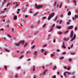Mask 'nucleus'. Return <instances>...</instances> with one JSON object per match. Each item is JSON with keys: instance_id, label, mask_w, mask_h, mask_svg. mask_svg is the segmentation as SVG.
<instances>
[{"instance_id": "f257e3e1", "label": "nucleus", "mask_w": 78, "mask_h": 78, "mask_svg": "<svg viewBox=\"0 0 78 78\" xmlns=\"http://www.w3.org/2000/svg\"><path fill=\"white\" fill-rule=\"evenodd\" d=\"M35 8L37 9H40L43 7V5H37L36 3L35 4Z\"/></svg>"}, {"instance_id": "f03ea898", "label": "nucleus", "mask_w": 78, "mask_h": 78, "mask_svg": "<svg viewBox=\"0 0 78 78\" xmlns=\"http://www.w3.org/2000/svg\"><path fill=\"white\" fill-rule=\"evenodd\" d=\"M55 15V13L53 12L50 15L48 16V20H50L53 17V16Z\"/></svg>"}, {"instance_id": "7ed1b4c3", "label": "nucleus", "mask_w": 78, "mask_h": 78, "mask_svg": "<svg viewBox=\"0 0 78 78\" xmlns=\"http://www.w3.org/2000/svg\"><path fill=\"white\" fill-rule=\"evenodd\" d=\"M19 44H22L23 45L24 44V43H25V41H20V42H18Z\"/></svg>"}, {"instance_id": "20e7f679", "label": "nucleus", "mask_w": 78, "mask_h": 78, "mask_svg": "<svg viewBox=\"0 0 78 78\" xmlns=\"http://www.w3.org/2000/svg\"><path fill=\"white\" fill-rule=\"evenodd\" d=\"M73 31H71V33L70 34V38H73Z\"/></svg>"}, {"instance_id": "39448f33", "label": "nucleus", "mask_w": 78, "mask_h": 78, "mask_svg": "<svg viewBox=\"0 0 78 78\" xmlns=\"http://www.w3.org/2000/svg\"><path fill=\"white\" fill-rule=\"evenodd\" d=\"M69 73L68 72H64V73H63V75H64V77H67V74H66V73Z\"/></svg>"}, {"instance_id": "423d86ee", "label": "nucleus", "mask_w": 78, "mask_h": 78, "mask_svg": "<svg viewBox=\"0 0 78 78\" xmlns=\"http://www.w3.org/2000/svg\"><path fill=\"white\" fill-rule=\"evenodd\" d=\"M76 37V35L74 34L73 38H72L71 40H70V42L73 41V40H75V38Z\"/></svg>"}, {"instance_id": "0eeeda50", "label": "nucleus", "mask_w": 78, "mask_h": 78, "mask_svg": "<svg viewBox=\"0 0 78 78\" xmlns=\"http://www.w3.org/2000/svg\"><path fill=\"white\" fill-rule=\"evenodd\" d=\"M48 71L47 69H45V70H44V72H43V75H45L46 73Z\"/></svg>"}, {"instance_id": "6e6552de", "label": "nucleus", "mask_w": 78, "mask_h": 78, "mask_svg": "<svg viewBox=\"0 0 78 78\" xmlns=\"http://www.w3.org/2000/svg\"><path fill=\"white\" fill-rule=\"evenodd\" d=\"M62 27L60 26H56V29H60Z\"/></svg>"}, {"instance_id": "1a4fd4ad", "label": "nucleus", "mask_w": 78, "mask_h": 78, "mask_svg": "<svg viewBox=\"0 0 78 78\" xmlns=\"http://www.w3.org/2000/svg\"><path fill=\"white\" fill-rule=\"evenodd\" d=\"M73 26H69V27L68 28V29L70 30L73 29Z\"/></svg>"}, {"instance_id": "9d476101", "label": "nucleus", "mask_w": 78, "mask_h": 78, "mask_svg": "<svg viewBox=\"0 0 78 78\" xmlns=\"http://www.w3.org/2000/svg\"><path fill=\"white\" fill-rule=\"evenodd\" d=\"M38 12L35 13L34 14V16H37V15H38Z\"/></svg>"}, {"instance_id": "9b49d317", "label": "nucleus", "mask_w": 78, "mask_h": 78, "mask_svg": "<svg viewBox=\"0 0 78 78\" xmlns=\"http://www.w3.org/2000/svg\"><path fill=\"white\" fill-rule=\"evenodd\" d=\"M28 44L27 43V42H26L24 43V47H26L27 46V45Z\"/></svg>"}, {"instance_id": "f8f14e48", "label": "nucleus", "mask_w": 78, "mask_h": 78, "mask_svg": "<svg viewBox=\"0 0 78 78\" xmlns=\"http://www.w3.org/2000/svg\"><path fill=\"white\" fill-rule=\"evenodd\" d=\"M62 47L64 48H66V45H65V43H63V46H62Z\"/></svg>"}, {"instance_id": "ddd939ff", "label": "nucleus", "mask_w": 78, "mask_h": 78, "mask_svg": "<svg viewBox=\"0 0 78 78\" xmlns=\"http://www.w3.org/2000/svg\"><path fill=\"white\" fill-rule=\"evenodd\" d=\"M57 4V2L55 1V2L54 4V7H55Z\"/></svg>"}, {"instance_id": "4468645a", "label": "nucleus", "mask_w": 78, "mask_h": 78, "mask_svg": "<svg viewBox=\"0 0 78 78\" xmlns=\"http://www.w3.org/2000/svg\"><path fill=\"white\" fill-rule=\"evenodd\" d=\"M37 54V51H35L34 52V53L33 54L35 55H36V54Z\"/></svg>"}, {"instance_id": "2eb2a0df", "label": "nucleus", "mask_w": 78, "mask_h": 78, "mask_svg": "<svg viewBox=\"0 0 78 78\" xmlns=\"http://www.w3.org/2000/svg\"><path fill=\"white\" fill-rule=\"evenodd\" d=\"M74 18H75V19H76L77 18H78V15H75Z\"/></svg>"}, {"instance_id": "dca6fc26", "label": "nucleus", "mask_w": 78, "mask_h": 78, "mask_svg": "<svg viewBox=\"0 0 78 78\" xmlns=\"http://www.w3.org/2000/svg\"><path fill=\"white\" fill-rule=\"evenodd\" d=\"M71 14V11L69 12H68V15L70 16Z\"/></svg>"}, {"instance_id": "f3484780", "label": "nucleus", "mask_w": 78, "mask_h": 78, "mask_svg": "<svg viewBox=\"0 0 78 78\" xmlns=\"http://www.w3.org/2000/svg\"><path fill=\"white\" fill-rule=\"evenodd\" d=\"M14 19L15 20H17V16H15L14 17Z\"/></svg>"}, {"instance_id": "a211bd4d", "label": "nucleus", "mask_w": 78, "mask_h": 78, "mask_svg": "<svg viewBox=\"0 0 78 78\" xmlns=\"http://www.w3.org/2000/svg\"><path fill=\"white\" fill-rule=\"evenodd\" d=\"M69 32V30H67V31H64V33L65 34H66L68 33V32Z\"/></svg>"}, {"instance_id": "6ab92c4d", "label": "nucleus", "mask_w": 78, "mask_h": 78, "mask_svg": "<svg viewBox=\"0 0 78 78\" xmlns=\"http://www.w3.org/2000/svg\"><path fill=\"white\" fill-rule=\"evenodd\" d=\"M62 3H61V5H59V8H60V9H61V8L62 6Z\"/></svg>"}, {"instance_id": "aec40b11", "label": "nucleus", "mask_w": 78, "mask_h": 78, "mask_svg": "<svg viewBox=\"0 0 78 78\" xmlns=\"http://www.w3.org/2000/svg\"><path fill=\"white\" fill-rule=\"evenodd\" d=\"M7 36L9 37L10 38H12V37L11 36V35L9 34H8L7 35Z\"/></svg>"}, {"instance_id": "412c9836", "label": "nucleus", "mask_w": 78, "mask_h": 78, "mask_svg": "<svg viewBox=\"0 0 78 78\" xmlns=\"http://www.w3.org/2000/svg\"><path fill=\"white\" fill-rule=\"evenodd\" d=\"M20 68H21V67H18L17 68H16V70H18L19 69H20Z\"/></svg>"}, {"instance_id": "4be33fe9", "label": "nucleus", "mask_w": 78, "mask_h": 78, "mask_svg": "<svg viewBox=\"0 0 78 78\" xmlns=\"http://www.w3.org/2000/svg\"><path fill=\"white\" fill-rule=\"evenodd\" d=\"M56 69V66H55L54 68H53V70H55V69Z\"/></svg>"}, {"instance_id": "5701e85b", "label": "nucleus", "mask_w": 78, "mask_h": 78, "mask_svg": "<svg viewBox=\"0 0 78 78\" xmlns=\"http://www.w3.org/2000/svg\"><path fill=\"white\" fill-rule=\"evenodd\" d=\"M73 2H74V5H76V1H73Z\"/></svg>"}, {"instance_id": "b1692460", "label": "nucleus", "mask_w": 78, "mask_h": 78, "mask_svg": "<svg viewBox=\"0 0 78 78\" xmlns=\"http://www.w3.org/2000/svg\"><path fill=\"white\" fill-rule=\"evenodd\" d=\"M5 51H7V52H9V50H8L7 49H5Z\"/></svg>"}, {"instance_id": "393cba45", "label": "nucleus", "mask_w": 78, "mask_h": 78, "mask_svg": "<svg viewBox=\"0 0 78 78\" xmlns=\"http://www.w3.org/2000/svg\"><path fill=\"white\" fill-rule=\"evenodd\" d=\"M34 48H35V46L34 45V46H32L31 48L32 49H33Z\"/></svg>"}, {"instance_id": "a878e982", "label": "nucleus", "mask_w": 78, "mask_h": 78, "mask_svg": "<svg viewBox=\"0 0 78 78\" xmlns=\"http://www.w3.org/2000/svg\"><path fill=\"white\" fill-rule=\"evenodd\" d=\"M59 3H57V5H56V7L58 8L59 6Z\"/></svg>"}, {"instance_id": "bb28decb", "label": "nucleus", "mask_w": 78, "mask_h": 78, "mask_svg": "<svg viewBox=\"0 0 78 78\" xmlns=\"http://www.w3.org/2000/svg\"><path fill=\"white\" fill-rule=\"evenodd\" d=\"M41 53H43V51H44V49H41Z\"/></svg>"}, {"instance_id": "cd10ccee", "label": "nucleus", "mask_w": 78, "mask_h": 78, "mask_svg": "<svg viewBox=\"0 0 78 78\" xmlns=\"http://www.w3.org/2000/svg\"><path fill=\"white\" fill-rule=\"evenodd\" d=\"M57 18H58V16H56V18H55V19H54V21H56V20H57Z\"/></svg>"}, {"instance_id": "c85d7f7f", "label": "nucleus", "mask_w": 78, "mask_h": 78, "mask_svg": "<svg viewBox=\"0 0 78 78\" xmlns=\"http://www.w3.org/2000/svg\"><path fill=\"white\" fill-rule=\"evenodd\" d=\"M34 41H33L32 42V43H31V45H32L33 44H34Z\"/></svg>"}, {"instance_id": "c756f323", "label": "nucleus", "mask_w": 78, "mask_h": 78, "mask_svg": "<svg viewBox=\"0 0 78 78\" xmlns=\"http://www.w3.org/2000/svg\"><path fill=\"white\" fill-rule=\"evenodd\" d=\"M69 62H71L72 61V58H69Z\"/></svg>"}, {"instance_id": "7c9ffc66", "label": "nucleus", "mask_w": 78, "mask_h": 78, "mask_svg": "<svg viewBox=\"0 0 78 78\" xmlns=\"http://www.w3.org/2000/svg\"><path fill=\"white\" fill-rule=\"evenodd\" d=\"M67 70H70V67H68V68H67Z\"/></svg>"}, {"instance_id": "2f4dec72", "label": "nucleus", "mask_w": 78, "mask_h": 78, "mask_svg": "<svg viewBox=\"0 0 78 78\" xmlns=\"http://www.w3.org/2000/svg\"><path fill=\"white\" fill-rule=\"evenodd\" d=\"M53 30V29H51L50 30L48 31V32H50L51 31Z\"/></svg>"}, {"instance_id": "473e14b6", "label": "nucleus", "mask_w": 78, "mask_h": 78, "mask_svg": "<svg viewBox=\"0 0 78 78\" xmlns=\"http://www.w3.org/2000/svg\"><path fill=\"white\" fill-rule=\"evenodd\" d=\"M68 41V40H67L66 38H64V41Z\"/></svg>"}, {"instance_id": "72a5a7b5", "label": "nucleus", "mask_w": 78, "mask_h": 78, "mask_svg": "<svg viewBox=\"0 0 78 78\" xmlns=\"http://www.w3.org/2000/svg\"><path fill=\"white\" fill-rule=\"evenodd\" d=\"M46 25V23L44 24V25H43V27H45Z\"/></svg>"}, {"instance_id": "f704fd0d", "label": "nucleus", "mask_w": 78, "mask_h": 78, "mask_svg": "<svg viewBox=\"0 0 78 78\" xmlns=\"http://www.w3.org/2000/svg\"><path fill=\"white\" fill-rule=\"evenodd\" d=\"M64 57H62L60 58V59H64Z\"/></svg>"}, {"instance_id": "c9c22d12", "label": "nucleus", "mask_w": 78, "mask_h": 78, "mask_svg": "<svg viewBox=\"0 0 78 78\" xmlns=\"http://www.w3.org/2000/svg\"><path fill=\"white\" fill-rule=\"evenodd\" d=\"M62 34V33L61 32H59L58 33V34Z\"/></svg>"}, {"instance_id": "e433bc0d", "label": "nucleus", "mask_w": 78, "mask_h": 78, "mask_svg": "<svg viewBox=\"0 0 78 78\" xmlns=\"http://www.w3.org/2000/svg\"><path fill=\"white\" fill-rule=\"evenodd\" d=\"M24 57V55H22L21 56H20V58L21 59L22 58H23V57Z\"/></svg>"}, {"instance_id": "4c0bfd02", "label": "nucleus", "mask_w": 78, "mask_h": 78, "mask_svg": "<svg viewBox=\"0 0 78 78\" xmlns=\"http://www.w3.org/2000/svg\"><path fill=\"white\" fill-rule=\"evenodd\" d=\"M62 20H60V21L59 22V23H60V24H61L62 23Z\"/></svg>"}, {"instance_id": "58836bf2", "label": "nucleus", "mask_w": 78, "mask_h": 78, "mask_svg": "<svg viewBox=\"0 0 78 78\" xmlns=\"http://www.w3.org/2000/svg\"><path fill=\"white\" fill-rule=\"evenodd\" d=\"M55 24L54 23V24H53V25L52 27V28H53V27H55Z\"/></svg>"}, {"instance_id": "ea45409f", "label": "nucleus", "mask_w": 78, "mask_h": 78, "mask_svg": "<svg viewBox=\"0 0 78 78\" xmlns=\"http://www.w3.org/2000/svg\"><path fill=\"white\" fill-rule=\"evenodd\" d=\"M77 30V27H75V31H76Z\"/></svg>"}, {"instance_id": "a19ab883", "label": "nucleus", "mask_w": 78, "mask_h": 78, "mask_svg": "<svg viewBox=\"0 0 78 78\" xmlns=\"http://www.w3.org/2000/svg\"><path fill=\"white\" fill-rule=\"evenodd\" d=\"M19 76V75H18V74H16V75L15 76V77H18V76Z\"/></svg>"}, {"instance_id": "79ce46f5", "label": "nucleus", "mask_w": 78, "mask_h": 78, "mask_svg": "<svg viewBox=\"0 0 78 78\" xmlns=\"http://www.w3.org/2000/svg\"><path fill=\"white\" fill-rule=\"evenodd\" d=\"M47 52H45L44 53V55H47Z\"/></svg>"}, {"instance_id": "37998d69", "label": "nucleus", "mask_w": 78, "mask_h": 78, "mask_svg": "<svg viewBox=\"0 0 78 78\" xmlns=\"http://www.w3.org/2000/svg\"><path fill=\"white\" fill-rule=\"evenodd\" d=\"M42 68H43V69H45V66L44 65L42 66Z\"/></svg>"}, {"instance_id": "c03bdc74", "label": "nucleus", "mask_w": 78, "mask_h": 78, "mask_svg": "<svg viewBox=\"0 0 78 78\" xmlns=\"http://www.w3.org/2000/svg\"><path fill=\"white\" fill-rule=\"evenodd\" d=\"M46 18V17L45 16H44L42 17V19H44Z\"/></svg>"}, {"instance_id": "a18cd8bd", "label": "nucleus", "mask_w": 78, "mask_h": 78, "mask_svg": "<svg viewBox=\"0 0 78 78\" xmlns=\"http://www.w3.org/2000/svg\"><path fill=\"white\" fill-rule=\"evenodd\" d=\"M30 29H31V30H33V26H31V27H30Z\"/></svg>"}, {"instance_id": "49530a36", "label": "nucleus", "mask_w": 78, "mask_h": 78, "mask_svg": "<svg viewBox=\"0 0 78 78\" xmlns=\"http://www.w3.org/2000/svg\"><path fill=\"white\" fill-rule=\"evenodd\" d=\"M11 29H12V32H14V28H11Z\"/></svg>"}, {"instance_id": "de8ad7c7", "label": "nucleus", "mask_w": 78, "mask_h": 78, "mask_svg": "<svg viewBox=\"0 0 78 78\" xmlns=\"http://www.w3.org/2000/svg\"><path fill=\"white\" fill-rule=\"evenodd\" d=\"M16 45L17 46H20V44H19V43H18V44H16Z\"/></svg>"}, {"instance_id": "09e8293b", "label": "nucleus", "mask_w": 78, "mask_h": 78, "mask_svg": "<svg viewBox=\"0 0 78 78\" xmlns=\"http://www.w3.org/2000/svg\"><path fill=\"white\" fill-rule=\"evenodd\" d=\"M7 66H5V67H4V68H5V69H7Z\"/></svg>"}, {"instance_id": "8fccbe9b", "label": "nucleus", "mask_w": 78, "mask_h": 78, "mask_svg": "<svg viewBox=\"0 0 78 78\" xmlns=\"http://www.w3.org/2000/svg\"><path fill=\"white\" fill-rule=\"evenodd\" d=\"M47 46V44H46L44 45V47H46Z\"/></svg>"}, {"instance_id": "3c124183", "label": "nucleus", "mask_w": 78, "mask_h": 78, "mask_svg": "<svg viewBox=\"0 0 78 78\" xmlns=\"http://www.w3.org/2000/svg\"><path fill=\"white\" fill-rule=\"evenodd\" d=\"M40 23V21H38V23H37V24H39Z\"/></svg>"}, {"instance_id": "603ef678", "label": "nucleus", "mask_w": 78, "mask_h": 78, "mask_svg": "<svg viewBox=\"0 0 78 78\" xmlns=\"http://www.w3.org/2000/svg\"><path fill=\"white\" fill-rule=\"evenodd\" d=\"M1 30H2V31H3L4 30V29L3 28H2L1 29Z\"/></svg>"}, {"instance_id": "864d4df0", "label": "nucleus", "mask_w": 78, "mask_h": 78, "mask_svg": "<svg viewBox=\"0 0 78 78\" xmlns=\"http://www.w3.org/2000/svg\"><path fill=\"white\" fill-rule=\"evenodd\" d=\"M63 67L65 69H67V68L66 66H64Z\"/></svg>"}, {"instance_id": "5fc2aeb1", "label": "nucleus", "mask_w": 78, "mask_h": 78, "mask_svg": "<svg viewBox=\"0 0 78 78\" xmlns=\"http://www.w3.org/2000/svg\"><path fill=\"white\" fill-rule=\"evenodd\" d=\"M56 77V76L54 75V76L53 77V78H55Z\"/></svg>"}, {"instance_id": "6e6d98bb", "label": "nucleus", "mask_w": 78, "mask_h": 78, "mask_svg": "<svg viewBox=\"0 0 78 78\" xmlns=\"http://www.w3.org/2000/svg\"><path fill=\"white\" fill-rule=\"evenodd\" d=\"M75 54V53H71V55H74Z\"/></svg>"}, {"instance_id": "4d7b16f0", "label": "nucleus", "mask_w": 78, "mask_h": 78, "mask_svg": "<svg viewBox=\"0 0 78 78\" xmlns=\"http://www.w3.org/2000/svg\"><path fill=\"white\" fill-rule=\"evenodd\" d=\"M66 54V52H63V53H62V54Z\"/></svg>"}, {"instance_id": "13d9d810", "label": "nucleus", "mask_w": 78, "mask_h": 78, "mask_svg": "<svg viewBox=\"0 0 78 78\" xmlns=\"http://www.w3.org/2000/svg\"><path fill=\"white\" fill-rule=\"evenodd\" d=\"M23 12H26V10H23Z\"/></svg>"}, {"instance_id": "bf43d9fd", "label": "nucleus", "mask_w": 78, "mask_h": 78, "mask_svg": "<svg viewBox=\"0 0 78 78\" xmlns=\"http://www.w3.org/2000/svg\"><path fill=\"white\" fill-rule=\"evenodd\" d=\"M50 34H49L48 35V37H49L48 38V40L49 39V37H50Z\"/></svg>"}, {"instance_id": "052dcab7", "label": "nucleus", "mask_w": 78, "mask_h": 78, "mask_svg": "<svg viewBox=\"0 0 78 78\" xmlns=\"http://www.w3.org/2000/svg\"><path fill=\"white\" fill-rule=\"evenodd\" d=\"M53 42H54V43L55 42V40H54V41H53Z\"/></svg>"}, {"instance_id": "680f3d73", "label": "nucleus", "mask_w": 78, "mask_h": 78, "mask_svg": "<svg viewBox=\"0 0 78 78\" xmlns=\"http://www.w3.org/2000/svg\"><path fill=\"white\" fill-rule=\"evenodd\" d=\"M5 12V11H3L1 12L2 13H3Z\"/></svg>"}, {"instance_id": "e2e57ef3", "label": "nucleus", "mask_w": 78, "mask_h": 78, "mask_svg": "<svg viewBox=\"0 0 78 78\" xmlns=\"http://www.w3.org/2000/svg\"><path fill=\"white\" fill-rule=\"evenodd\" d=\"M75 19H76L74 18V17L73 18V20H74Z\"/></svg>"}, {"instance_id": "0e129e2a", "label": "nucleus", "mask_w": 78, "mask_h": 78, "mask_svg": "<svg viewBox=\"0 0 78 78\" xmlns=\"http://www.w3.org/2000/svg\"><path fill=\"white\" fill-rule=\"evenodd\" d=\"M73 44H72V45H71V48H73Z\"/></svg>"}, {"instance_id": "69168bd1", "label": "nucleus", "mask_w": 78, "mask_h": 78, "mask_svg": "<svg viewBox=\"0 0 78 78\" xmlns=\"http://www.w3.org/2000/svg\"><path fill=\"white\" fill-rule=\"evenodd\" d=\"M67 24H70V23H69V22L68 21H67Z\"/></svg>"}, {"instance_id": "338daca9", "label": "nucleus", "mask_w": 78, "mask_h": 78, "mask_svg": "<svg viewBox=\"0 0 78 78\" xmlns=\"http://www.w3.org/2000/svg\"><path fill=\"white\" fill-rule=\"evenodd\" d=\"M7 27L9 28V25H8L7 26Z\"/></svg>"}, {"instance_id": "774afa93", "label": "nucleus", "mask_w": 78, "mask_h": 78, "mask_svg": "<svg viewBox=\"0 0 78 78\" xmlns=\"http://www.w3.org/2000/svg\"><path fill=\"white\" fill-rule=\"evenodd\" d=\"M57 51L58 52H60V50H59V49H58L57 50Z\"/></svg>"}]
</instances>
